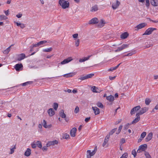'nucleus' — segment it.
I'll return each instance as SVG.
<instances>
[{"mask_svg": "<svg viewBox=\"0 0 158 158\" xmlns=\"http://www.w3.org/2000/svg\"><path fill=\"white\" fill-rule=\"evenodd\" d=\"M59 3L63 9H66L69 6V3L68 1H66L64 0H60Z\"/></svg>", "mask_w": 158, "mask_h": 158, "instance_id": "f257e3e1", "label": "nucleus"}, {"mask_svg": "<svg viewBox=\"0 0 158 158\" xmlns=\"http://www.w3.org/2000/svg\"><path fill=\"white\" fill-rule=\"evenodd\" d=\"M94 73L89 74L85 75H82L80 77V78H79L78 79L82 80L87 79L89 78H91L94 76Z\"/></svg>", "mask_w": 158, "mask_h": 158, "instance_id": "f03ea898", "label": "nucleus"}, {"mask_svg": "<svg viewBox=\"0 0 158 158\" xmlns=\"http://www.w3.org/2000/svg\"><path fill=\"white\" fill-rule=\"evenodd\" d=\"M156 28L153 27H150L147 29L143 35H148L152 34V32L154 30H156Z\"/></svg>", "mask_w": 158, "mask_h": 158, "instance_id": "7ed1b4c3", "label": "nucleus"}, {"mask_svg": "<svg viewBox=\"0 0 158 158\" xmlns=\"http://www.w3.org/2000/svg\"><path fill=\"white\" fill-rule=\"evenodd\" d=\"M147 25V24L145 23H140L135 27V31H138L139 29L145 27Z\"/></svg>", "mask_w": 158, "mask_h": 158, "instance_id": "20e7f679", "label": "nucleus"}, {"mask_svg": "<svg viewBox=\"0 0 158 158\" xmlns=\"http://www.w3.org/2000/svg\"><path fill=\"white\" fill-rule=\"evenodd\" d=\"M128 44H123L121 46L118 47L117 49L115 50V52H118L121 51L124 49L128 48Z\"/></svg>", "mask_w": 158, "mask_h": 158, "instance_id": "39448f33", "label": "nucleus"}, {"mask_svg": "<svg viewBox=\"0 0 158 158\" xmlns=\"http://www.w3.org/2000/svg\"><path fill=\"white\" fill-rule=\"evenodd\" d=\"M147 148V145L146 144H145L140 146L139 147V149L137 150V152L139 153L141 152L140 151H144Z\"/></svg>", "mask_w": 158, "mask_h": 158, "instance_id": "423d86ee", "label": "nucleus"}, {"mask_svg": "<svg viewBox=\"0 0 158 158\" xmlns=\"http://www.w3.org/2000/svg\"><path fill=\"white\" fill-rule=\"evenodd\" d=\"M141 108V107L139 106H138L133 107L131 110L130 114L131 115H133L135 114V112L138 111Z\"/></svg>", "mask_w": 158, "mask_h": 158, "instance_id": "0eeeda50", "label": "nucleus"}, {"mask_svg": "<svg viewBox=\"0 0 158 158\" xmlns=\"http://www.w3.org/2000/svg\"><path fill=\"white\" fill-rule=\"evenodd\" d=\"M148 110V108L147 107H143L141 108L139 112L136 114H138L139 116L140 115H142L147 111Z\"/></svg>", "mask_w": 158, "mask_h": 158, "instance_id": "6e6552de", "label": "nucleus"}, {"mask_svg": "<svg viewBox=\"0 0 158 158\" xmlns=\"http://www.w3.org/2000/svg\"><path fill=\"white\" fill-rule=\"evenodd\" d=\"M58 143V142L56 140L49 141L47 143V147H50L51 146H53L55 144H57Z\"/></svg>", "mask_w": 158, "mask_h": 158, "instance_id": "1a4fd4ad", "label": "nucleus"}, {"mask_svg": "<svg viewBox=\"0 0 158 158\" xmlns=\"http://www.w3.org/2000/svg\"><path fill=\"white\" fill-rule=\"evenodd\" d=\"M136 117L133 120L131 124H135L138 122L140 120V116L138 114H136Z\"/></svg>", "mask_w": 158, "mask_h": 158, "instance_id": "9d476101", "label": "nucleus"}, {"mask_svg": "<svg viewBox=\"0 0 158 158\" xmlns=\"http://www.w3.org/2000/svg\"><path fill=\"white\" fill-rule=\"evenodd\" d=\"M87 158H91L92 156H93L95 153L93 151L91 152L90 150H88L87 151Z\"/></svg>", "mask_w": 158, "mask_h": 158, "instance_id": "9b49d317", "label": "nucleus"}, {"mask_svg": "<svg viewBox=\"0 0 158 158\" xmlns=\"http://www.w3.org/2000/svg\"><path fill=\"white\" fill-rule=\"evenodd\" d=\"M120 4V2L118 0L116 1V3H113L112 4V7L114 10L117 9Z\"/></svg>", "mask_w": 158, "mask_h": 158, "instance_id": "f8f14e48", "label": "nucleus"}, {"mask_svg": "<svg viewBox=\"0 0 158 158\" xmlns=\"http://www.w3.org/2000/svg\"><path fill=\"white\" fill-rule=\"evenodd\" d=\"M91 89L93 92L94 93H100L102 91V90L99 89L98 88L95 86L92 87Z\"/></svg>", "mask_w": 158, "mask_h": 158, "instance_id": "ddd939ff", "label": "nucleus"}, {"mask_svg": "<svg viewBox=\"0 0 158 158\" xmlns=\"http://www.w3.org/2000/svg\"><path fill=\"white\" fill-rule=\"evenodd\" d=\"M153 134L152 132L149 133L147 137L145 139V140L146 142H148L151 140Z\"/></svg>", "mask_w": 158, "mask_h": 158, "instance_id": "4468645a", "label": "nucleus"}, {"mask_svg": "<svg viewBox=\"0 0 158 158\" xmlns=\"http://www.w3.org/2000/svg\"><path fill=\"white\" fill-rule=\"evenodd\" d=\"M92 108L94 110L95 115H97L100 113V110L96 106L92 107Z\"/></svg>", "mask_w": 158, "mask_h": 158, "instance_id": "2eb2a0df", "label": "nucleus"}, {"mask_svg": "<svg viewBox=\"0 0 158 158\" xmlns=\"http://www.w3.org/2000/svg\"><path fill=\"white\" fill-rule=\"evenodd\" d=\"M72 60L71 57H69L67 59L64 60L63 61L61 62V64H64L66 63H68Z\"/></svg>", "mask_w": 158, "mask_h": 158, "instance_id": "dca6fc26", "label": "nucleus"}, {"mask_svg": "<svg viewBox=\"0 0 158 158\" xmlns=\"http://www.w3.org/2000/svg\"><path fill=\"white\" fill-rule=\"evenodd\" d=\"M26 57L24 53H21L18 56V60L19 61H20Z\"/></svg>", "mask_w": 158, "mask_h": 158, "instance_id": "f3484780", "label": "nucleus"}, {"mask_svg": "<svg viewBox=\"0 0 158 158\" xmlns=\"http://www.w3.org/2000/svg\"><path fill=\"white\" fill-rule=\"evenodd\" d=\"M48 113L50 116H52L55 114V112L52 108L49 109L48 110Z\"/></svg>", "mask_w": 158, "mask_h": 158, "instance_id": "a211bd4d", "label": "nucleus"}, {"mask_svg": "<svg viewBox=\"0 0 158 158\" xmlns=\"http://www.w3.org/2000/svg\"><path fill=\"white\" fill-rule=\"evenodd\" d=\"M23 67V65L22 64H16L15 66V68L16 70L17 71H19L20 70V69Z\"/></svg>", "mask_w": 158, "mask_h": 158, "instance_id": "6ab92c4d", "label": "nucleus"}, {"mask_svg": "<svg viewBox=\"0 0 158 158\" xmlns=\"http://www.w3.org/2000/svg\"><path fill=\"white\" fill-rule=\"evenodd\" d=\"M98 22V19L96 18H94L90 20L89 22V24H96Z\"/></svg>", "mask_w": 158, "mask_h": 158, "instance_id": "aec40b11", "label": "nucleus"}, {"mask_svg": "<svg viewBox=\"0 0 158 158\" xmlns=\"http://www.w3.org/2000/svg\"><path fill=\"white\" fill-rule=\"evenodd\" d=\"M76 74L75 72L70 73L68 74H65L64 75V77H71L74 76Z\"/></svg>", "mask_w": 158, "mask_h": 158, "instance_id": "412c9836", "label": "nucleus"}, {"mask_svg": "<svg viewBox=\"0 0 158 158\" xmlns=\"http://www.w3.org/2000/svg\"><path fill=\"white\" fill-rule=\"evenodd\" d=\"M77 131L76 128L74 127L70 131V135L72 137H74L75 136V133Z\"/></svg>", "mask_w": 158, "mask_h": 158, "instance_id": "4be33fe9", "label": "nucleus"}, {"mask_svg": "<svg viewBox=\"0 0 158 158\" xmlns=\"http://www.w3.org/2000/svg\"><path fill=\"white\" fill-rule=\"evenodd\" d=\"M31 153V150L29 148H27L26 152H25L24 155L28 157L30 155Z\"/></svg>", "mask_w": 158, "mask_h": 158, "instance_id": "5701e85b", "label": "nucleus"}, {"mask_svg": "<svg viewBox=\"0 0 158 158\" xmlns=\"http://www.w3.org/2000/svg\"><path fill=\"white\" fill-rule=\"evenodd\" d=\"M92 56V55L90 56H89L87 57H85L83 58L82 59H80L79 60V62H82L85 61L86 60H88L89 59L90 57Z\"/></svg>", "mask_w": 158, "mask_h": 158, "instance_id": "b1692460", "label": "nucleus"}, {"mask_svg": "<svg viewBox=\"0 0 158 158\" xmlns=\"http://www.w3.org/2000/svg\"><path fill=\"white\" fill-rule=\"evenodd\" d=\"M129 34L127 32H125L122 33L120 36L121 38L122 39H125L128 36Z\"/></svg>", "mask_w": 158, "mask_h": 158, "instance_id": "393cba45", "label": "nucleus"}, {"mask_svg": "<svg viewBox=\"0 0 158 158\" xmlns=\"http://www.w3.org/2000/svg\"><path fill=\"white\" fill-rule=\"evenodd\" d=\"M106 99L110 102H112L114 100V98L112 95H110L106 97Z\"/></svg>", "mask_w": 158, "mask_h": 158, "instance_id": "a878e982", "label": "nucleus"}, {"mask_svg": "<svg viewBox=\"0 0 158 158\" xmlns=\"http://www.w3.org/2000/svg\"><path fill=\"white\" fill-rule=\"evenodd\" d=\"M59 114L60 116L63 118H65L66 115L64 113V111L63 110H61L60 111L59 113Z\"/></svg>", "mask_w": 158, "mask_h": 158, "instance_id": "bb28decb", "label": "nucleus"}, {"mask_svg": "<svg viewBox=\"0 0 158 158\" xmlns=\"http://www.w3.org/2000/svg\"><path fill=\"white\" fill-rule=\"evenodd\" d=\"M98 10V7L96 5L92 7L91 9L90 10V11L92 12H94L97 11Z\"/></svg>", "mask_w": 158, "mask_h": 158, "instance_id": "cd10ccee", "label": "nucleus"}, {"mask_svg": "<svg viewBox=\"0 0 158 158\" xmlns=\"http://www.w3.org/2000/svg\"><path fill=\"white\" fill-rule=\"evenodd\" d=\"M43 126H44V127L46 128H50V127H51L52 126V125H50L49 126H47V123H46V121L44 120L43 121Z\"/></svg>", "mask_w": 158, "mask_h": 158, "instance_id": "c85d7f7f", "label": "nucleus"}, {"mask_svg": "<svg viewBox=\"0 0 158 158\" xmlns=\"http://www.w3.org/2000/svg\"><path fill=\"white\" fill-rule=\"evenodd\" d=\"M151 3L153 6H158V3L156 2L155 0H151Z\"/></svg>", "mask_w": 158, "mask_h": 158, "instance_id": "c756f323", "label": "nucleus"}, {"mask_svg": "<svg viewBox=\"0 0 158 158\" xmlns=\"http://www.w3.org/2000/svg\"><path fill=\"white\" fill-rule=\"evenodd\" d=\"M105 23L104 20H101V22L99 23L98 24V26L100 27H102L104 26Z\"/></svg>", "mask_w": 158, "mask_h": 158, "instance_id": "7c9ffc66", "label": "nucleus"}, {"mask_svg": "<svg viewBox=\"0 0 158 158\" xmlns=\"http://www.w3.org/2000/svg\"><path fill=\"white\" fill-rule=\"evenodd\" d=\"M151 102V100L150 99L147 98L145 100V103L146 105H148Z\"/></svg>", "mask_w": 158, "mask_h": 158, "instance_id": "2f4dec72", "label": "nucleus"}, {"mask_svg": "<svg viewBox=\"0 0 158 158\" xmlns=\"http://www.w3.org/2000/svg\"><path fill=\"white\" fill-rule=\"evenodd\" d=\"M62 138L63 139H67L69 138V135L67 133L64 134L62 136Z\"/></svg>", "mask_w": 158, "mask_h": 158, "instance_id": "473e14b6", "label": "nucleus"}, {"mask_svg": "<svg viewBox=\"0 0 158 158\" xmlns=\"http://www.w3.org/2000/svg\"><path fill=\"white\" fill-rule=\"evenodd\" d=\"M32 83V81H27V82L22 83L21 85L23 86H25L28 84H31Z\"/></svg>", "mask_w": 158, "mask_h": 158, "instance_id": "72a5a7b5", "label": "nucleus"}, {"mask_svg": "<svg viewBox=\"0 0 158 158\" xmlns=\"http://www.w3.org/2000/svg\"><path fill=\"white\" fill-rule=\"evenodd\" d=\"M52 50V48L51 47L47 48L46 49H44L43 50V51L44 52H51Z\"/></svg>", "mask_w": 158, "mask_h": 158, "instance_id": "f704fd0d", "label": "nucleus"}, {"mask_svg": "<svg viewBox=\"0 0 158 158\" xmlns=\"http://www.w3.org/2000/svg\"><path fill=\"white\" fill-rule=\"evenodd\" d=\"M37 146L38 148H41L42 147V145L40 141H37L36 142Z\"/></svg>", "mask_w": 158, "mask_h": 158, "instance_id": "c9c22d12", "label": "nucleus"}, {"mask_svg": "<svg viewBox=\"0 0 158 158\" xmlns=\"http://www.w3.org/2000/svg\"><path fill=\"white\" fill-rule=\"evenodd\" d=\"M146 158H152L149 153L147 152H145L144 153Z\"/></svg>", "mask_w": 158, "mask_h": 158, "instance_id": "e433bc0d", "label": "nucleus"}, {"mask_svg": "<svg viewBox=\"0 0 158 158\" xmlns=\"http://www.w3.org/2000/svg\"><path fill=\"white\" fill-rule=\"evenodd\" d=\"M96 105L99 108H102L103 107V104L101 102H98L97 103Z\"/></svg>", "mask_w": 158, "mask_h": 158, "instance_id": "4c0bfd02", "label": "nucleus"}, {"mask_svg": "<svg viewBox=\"0 0 158 158\" xmlns=\"http://www.w3.org/2000/svg\"><path fill=\"white\" fill-rule=\"evenodd\" d=\"M117 128H114L112 129L109 133V135H112L116 131Z\"/></svg>", "mask_w": 158, "mask_h": 158, "instance_id": "58836bf2", "label": "nucleus"}, {"mask_svg": "<svg viewBox=\"0 0 158 158\" xmlns=\"http://www.w3.org/2000/svg\"><path fill=\"white\" fill-rule=\"evenodd\" d=\"M131 124V123H128L125 125L124 127V130H127V129L129 128V126Z\"/></svg>", "mask_w": 158, "mask_h": 158, "instance_id": "ea45409f", "label": "nucleus"}, {"mask_svg": "<svg viewBox=\"0 0 158 158\" xmlns=\"http://www.w3.org/2000/svg\"><path fill=\"white\" fill-rule=\"evenodd\" d=\"M7 19V18L4 15L0 16V20H6Z\"/></svg>", "mask_w": 158, "mask_h": 158, "instance_id": "a19ab883", "label": "nucleus"}, {"mask_svg": "<svg viewBox=\"0 0 158 158\" xmlns=\"http://www.w3.org/2000/svg\"><path fill=\"white\" fill-rule=\"evenodd\" d=\"M122 127H123V126L122 125H121L119 126V127L118 131L116 133V134H118L120 133V131L122 130Z\"/></svg>", "mask_w": 158, "mask_h": 158, "instance_id": "79ce46f5", "label": "nucleus"}, {"mask_svg": "<svg viewBox=\"0 0 158 158\" xmlns=\"http://www.w3.org/2000/svg\"><path fill=\"white\" fill-rule=\"evenodd\" d=\"M58 106V104L56 103H54L53 104L54 109L56 110H57Z\"/></svg>", "mask_w": 158, "mask_h": 158, "instance_id": "37998d69", "label": "nucleus"}, {"mask_svg": "<svg viewBox=\"0 0 158 158\" xmlns=\"http://www.w3.org/2000/svg\"><path fill=\"white\" fill-rule=\"evenodd\" d=\"M135 51L131 52L127 55H125L126 56H132L133 54L135 53Z\"/></svg>", "mask_w": 158, "mask_h": 158, "instance_id": "c03bdc74", "label": "nucleus"}, {"mask_svg": "<svg viewBox=\"0 0 158 158\" xmlns=\"http://www.w3.org/2000/svg\"><path fill=\"white\" fill-rule=\"evenodd\" d=\"M10 47L7 48L6 50L4 51L3 53L4 54H7L9 53L10 51Z\"/></svg>", "mask_w": 158, "mask_h": 158, "instance_id": "a18cd8bd", "label": "nucleus"}, {"mask_svg": "<svg viewBox=\"0 0 158 158\" xmlns=\"http://www.w3.org/2000/svg\"><path fill=\"white\" fill-rule=\"evenodd\" d=\"M131 154L133 155L134 157H135L136 156L137 153L135 149H133L131 152Z\"/></svg>", "mask_w": 158, "mask_h": 158, "instance_id": "49530a36", "label": "nucleus"}, {"mask_svg": "<svg viewBox=\"0 0 158 158\" xmlns=\"http://www.w3.org/2000/svg\"><path fill=\"white\" fill-rule=\"evenodd\" d=\"M146 135V133L145 132H143L140 135V137L142 139Z\"/></svg>", "mask_w": 158, "mask_h": 158, "instance_id": "de8ad7c7", "label": "nucleus"}, {"mask_svg": "<svg viewBox=\"0 0 158 158\" xmlns=\"http://www.w3.org/2000/svg\"><path fill=\"white\" fill-rule=\"evenodd\" d=\"M47 41L46 40H43L40 41V42L38 43L39 46L41 45H42L44 44H45L47 42Z\"/></svg>", "mask_w": 158, "mask_h": 158, "instance_id": "09e8293b", "label": "nucleus"}, {"mask_svg": "<svg viewBox=\"0 0 158 158\" xmlns=\"http://www.w3.org/2000/svg\"><path fill=\"white\" fill-rule=\"evenodd\" d=\"M31 146L32 148H36L37 144L34 142L31 144Z\"/></svg>", "mask_w": 158, "mask_h": 158, "instance_id": "8fccbe9b", "label": "nucleus"}, {"mask_svg": "<svg viewBox=\"0 0 158 158\" xmlns=\"http://www.w3.org/2000/svg\"><path fill=\"white\" fill-rule=\"evenodd\" d=\"M127 153H124L120 158H127Z\"/></svg>", "mask_w": 158, "mask_h": 158, "instance_id": "3c124183", "label": "nucleus"}, {"mask_svg": "<svg viewBox=\"0 0 158 158\" xmlns=\"http://www.w3.org/2000/svg\"><path fill=\"white\" fill-rule=\"evenodd\" d=\"M79 108L78 106H76L74 110V112L77 114L79 112Z\"/></svg>", "mask_w": 158, "mask_h": 158, "instance_id": "603ef678", "label": "nucleus"}, {"mask_svg": "<svg viewBox=\"0 0 158 158\" xmlns=\"http://www.w3.org/2000/svg\"><path fill=\"white\" fill-rule=\"evenodd\" d=\"M79 42V39H77V40L75 42V45L76 47H78L79 46L80 43Z\"/></svg>", "mask_w": 158, "mask_h": 158, "instance_id": "864d4df0", "label": "nucleus"}, {"mask_svg": "<svg viewBox=\"0 0 158 158\" xmlns=\"http://www.w3.org/2000/svg\"><path fill=\"white\" fill-rule=\"evenodd\" d=\"M146 2V6L148 8L149 7L150 5V3L149 0H145Z\"/></svg>", "mask_w": 158, "mask_h": 158, "instance_id": "5fc2aeb1", "label": "nucleus"}, {"mask_svg": "<svg viewBox=\"0 0 158 158\" xmlns=\"http://www.w3.org/2000/svg\"><path fill=\"white\" fill-rule=\"evenodd\" d=\"M125 142V140L124 139L122 138L120 140V143L121 144H123Z\"/></svg>", "mask_w": 158, "mask_h": 158, "instance_id": "6e6d98bb", "label": "nucleus"}, {"mask_svg": "<svg viewBox=\"0 0 158 158\" xmlns=\"http://www.w3.org/2000/svg\"><path fill=\"white\" fill-rule=\"evenodd\" d=\"M48 147H47V145L46 146H44L42 148V150L43 151H47L48 150Z\"/></svg>", "mask_w": 158, "mask_h": 158, "instance_id": "4d7b16f0", "label": "nucleus"}, {"mask_svg": "<svg viewBox=\"0 0 158 158\" xmlns=\"http://www.w3.org/2000/svg\"><path fill=\"white\" fill-rule=\"evenodd\" d=\"M122 121V119H118V121H117L116 122H115V124H117L119 123H121V121Z\"/></svg>", "mask_w": 158, "mask_h": 158, "instance_id": "13d9d810", "label": "nucleus"}, {"mask_svg": "<svg viewBox=\"0 0 158 158\" xmlns=\"http://www.w3.org/2000/svg\"><path fill=\"white\" fill-rule=\"evenodd\" d=\"M90 117H89L86 118L85 120V121L87 123L88 122H89V121L90 120Z\"/></svg>", "mask_w": 158, "mask_h": 158, "instance_id": "bf43d9fd", "label": "nucleus"}, {"mask_svg": "<svg viewBox=\"0 0 158 158\" xmlns=\"http://www.w3.org/2000/svg\"><path fill=\"white\" fill-rule=\"evenodd\" d=\"M78 34L77 33L74 34L73 35V38H77L78 37Z\"/></svg>", "mask_w": 158, "mask_h": 158, "instance_id": "052dcab7", "label": "nucleus"}, {"mask_svg": "<svg viewBox=\"0 0 158 158\" xmlns=\"http://www.w3.org/2000/svg\"><path fill=\"white\" fill-rule=\"evenodd\" d=\"M20 27H21V28L23 29L25 27V26L24 24L21 23Z\"/></svg>", "mask_w": 158, "mask_h": 158, "instance_id": "680f3d73", "label": "nucleus"}, {"mask_svg": "<svg viewBox=\"0 0 158 158\" xmlns=\"http://www.w3.org/2000/svg\"><path fill=\"white\" fill-rule=\"evenodd\" d=\"M15 147H14V148H12L11 149H10V153L11 154H12L13 153L14 151V148H15Z\"/></svg>", "mask_w": 158, "mask_h": 158, "instance_id": "e2e57ef3", "label": "nucleus"}, {"mask_svg": "<svg viewBox=\"0 0 158 158\" xmlns=\"http://www.w3.org/2000/svg\"><path fill=\"white\" fill-rule=\"evenodd\" d=\"M22 14H19L16 15V16L18 18H20L22 17Z\"/></svg>", "mask_w": 158, "mask_h": 158, "instance_id": "0e129e2a", "label": "nucleus"}, {"mask_svg": "<svg viewBox=\"0 0 158 158\" xmlns=\"http://www.w3.org/2000/svg\"><path fill=\"white\" fill-rule=\"evenodd\" d=\"M9 10H5L4 11V13L6 15H9Z\"/></svg>", "mask_w": 158, "mask_h": 158, "instance_id": "69168bd1", "label": "nucleus"}, {"mask_svg": "<svg viewBox=\"0 0 158 158\" xmlns=\"http://www.w3.org/2000/svg\"><path fill=\"white\" fill-rule=\"evenodd\" d=\"M115 76H114L113 77L111 76H109V78L110 80H113L115 78Z\"/></svg>", "mask_w": 158, "mask_h": 158, "instance_id": "338daca9", "label": "nucleus"}, {"mask_svg": "<svg viewBox=\"0 0 158 158\" xmlns=\"http://www.w3.org/2000/svg\"><path fill=\"white\" fill-rule=\"evenodd\" d=\"M110 138V135H107L105 138V140H106L107 141H108L109 138Z\"/></svg>", "mask_w": 158, "mask_h": 158, "instance_id": "774afa93", "label": "nucleus"}]
</instances>
